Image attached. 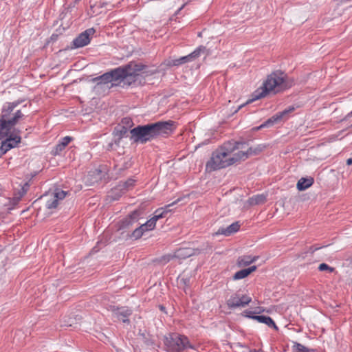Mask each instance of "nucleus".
<instances>
[{
    "mask_svg": "<svg viewBox=\"0 0 352 352\" xmlns=\"http://www.w3.org/2000/svg\"><path fill=\"white\" fill-rule=\"evenodd\" d=\"M261 149H253L243 142L230 141L215 150L210 159L206 163V170L214 171L228 167L241 160H245L248 156L257 154Z\"/></svg>",
    "mask_w": 352,
    "mask_h": 352,
    "instance_id": "f257e3e1",
    "label": "nucleus"
},
{
    "mask_svg": "<svg viewBox=\"0 0 352 352\" xmlns=\"http://www.w3.org/2000/svg\"><path fill=\"white\" fill-rule=\"evenodd\" d=\"M176 128L173 120L159 121L145 125H138L130 130V139L135 143L145 144L158 136L168 135Z\"/></svg>",
    "mask_w": 352,
    "mask_h": 352,
    "instance_id": "f03ea898",
    "label": "nucleus"
},
{
    "mask_svg": "<svg viewBox=\"0 0 352 352\" xmlns=\"http://www.w3.org/2000/svg\"><path fill=\"white\" fill-rule=\"evenodd\" d=\"M293 81L288 78L287 75L280 71H276L267 76L263 82L261 91H256V98L265 97L267 94H275L290 88Z\"/></svg>",
    "mask_w": 352,
    "mask_h": 352,
    "instance_id": "7ed1b4c3",
    "label": "nucleus"
},
{
    "mask_svg": "<svg viewBox=\"0 0 352 352\" xmlns=\"http://www.w3.org/2000/svg\"><path fill=\"white\" fill-rule=\"evenodd\" d=\"M144 67V65L134 63H130L124 67H117V69L122 71L121 76L118 77V83L123 82L124 84L128 85L135 84L141 76L140 73Z\"/></svg>",
    "mask_w": 352,
    "mask_h": 352,
    "instance_id": "20e7f679",
    "label": "nucleus"
},
{
    "mask_svg": "<svg viewBox=\"0 0 352 352\" xmlns=\"http://www.w3.org/2000/svg\"><path fill=\"white\" fill-rule=\"evenodd\" d=\"M122 71L117 69V68L112 69L104 74L94 78L92 81L96 83L94 90L99 91L102 90L105 91L110 89L112 87L118 84V77H120Z\"/></svg>",
    "mask_w": 352,
    "mask_h": 352,
    "instance_id": "39448f33",
    "label": "nucleus"
},
{
    "mask_svg": "<svg viewBox=\"0 0 352 352\" xmlns=\"http://www.w3.org/2000/svg\"><path fill=\"white\" fill-rule=\"evenodd\" d=\"M165 344L169 352H180L187 349H194L188 337L178 333H173L166 338Z\"/></svg>",
    "mask_w": 352,
    "mask_h": 352,
    "instance_id": "423d86ee",
    "label": "nucleus"
},
{
    "mask_svg": "<svg viewBox=\"0 0 352 352\" xmlns=\"http://www.w3.org/2000/svg\"><path fill=\"white\" fill-rule=\"evenodd\" d=\"M252 301V298L239 292L234 293L227 300L226 304L230 309L245 307Z\"/></svg>",
    "mask_w": 352,
    "mask_h": 352,
    "instance_id": "0eeeda50",
    "label": "nucleus"
},
{
    "mask_svg": "<svg viewBox=\"0 0 352 352\" xmlns=\"http://www.w3.org/2000/svg\"><path fill=\"white\" fill-rule=\"evenodd\" d=\"M108 310L111 312L113 318L122 321L124 323L129 324V316L132 314V310L127 307H116L110 305Z\"/></svg>",
    "mask_w": 352,
    "mask_h": 352,
    "instance_id": "6e6552de",
    "label": "nucleus"
},
{
    "mask_svg": "<svg viewBox=\"0 0 352 352\" xmlns=\"http://www.w3.org/2000/svg\"><path fill=\"white\" fill-rule=\"evenodd\" d=\"M95 32L94 28H91L80 33L72 42L74 47L80 48L87 45Z\"/></svg>",
    "mask_w": 352,
    "mask_h": 352,
    "instance_id": "1a4fd4ad",
    "label": "nucleus"
},
{
    "mask_svg": "<svg viewBox=\"0 0 352 352\" xmlns=\"http://www.w3.org/2000/svg\"><path fill=\"white\" fill-rule=\"evenodd\" d=\"M206 50V47L201 45L196 48L192 53L189 54L188 55L173 60L172 65L178 66L186 63L191 62L196 58L199 57L201 53H204Z\"/></svg>",
    "mask_w": 352,
    "mask_h": 352,
    "instance_id": "9d476101",
    "label": "nucleus"
},
{
    "mask_svg": "<svg viewBox=\"0 0 352 352\" xmlns=\"http://www.w3.org/2000/svg\"><path fill=\"white\" fill-rule=\"evenodd\" d=\"M20 142L21 137L17 135L5 138V140L1 142L0 157L11 148L16 147Z\"/></svg>",
    "mask_w": 352,
    "mask_h": 352,
    "instance_id": "9b49d317",
    "label": "nucleus"
},
{
    "mask_svg": "<svg viewBox=\"0 0 352 352\" xmlns=\"http://www.w3.org/2000/svg\"><path fill=\"white\" fill-rule=\"evenodd\" d=\"M195 254L194 249L190 248H181L177 250L173 255H166L163 256L162 259L165 262L170 261L172 258L185 259Z\"/></svg>",
    "mask_w": 352,
    "mask_h": 352,
    "instance_id": "f8f14e48",
    "label": "nucleus"
},
{
    "mask_svg": "<svg viewBox=\"0 0 352 352\" xmlns=\"http://www.w3.org/2000/svg\"><path fill=\"white\" fill-rule=\"evenodd\" d=\"M295 109V107L293 106H290L288 108L285 109L283 111L278 112L272 118L265 121L263 124H262L258 129H261L263 127H267L272 126L273 124L280 121V120L286 118L287 115L292 112H293Z\"/></svg>",
    "mask_w": 352,
    "mask_h": 352,
    "instance_id": "ddd939ff",
    "label": "nucleus"
},
{
    "mask_svg": "<svg viewBox=\"0 0 352 352\" xmlns=\"http://www.w3.org/2000/svg\"><path fill=\"white\" fill-rule=\"evenodd\" d=\"M66 195L67 192L62 190H56L46 201V208L47 209L56 208L58 205V201L63 200L66 197Z\"/></svg>",
    "mask_w": 352,
    "mask_h": 352,
    "instance_id": "4468645a",
    "label": "nucleus"
},
{
    "mask_svg": "<svg viewBox=\"0 0 352 352\" xmlns=\"http://www.w3.org/2000/svg\"><path fill=\"white\" fill-rule=\"evenodd\" d=\"M23 100H17L13 102H7L3 104L1 109V118L6 120L10 116L14 109L22 103Z\"/></svg>",
    "mask_w": 352,
    "mask_h": 352,
    "instance_id": "2eb2a0df",
    "label": "nucleus"
},
{
    "mask_svg": "<svg viewBox=\"0 0 352 352\" xmlns=\"http://www.w3.org/2000/svg\"><path fill=\"white\" fill-rule=\"evenodd\" d=\"M140 212L133 211L120 222V229L128 228L138 221Z\"/></svg>",
    "mask_w": 352,
    "mask_h": 352,
    "instance_id": "dca6fc26",
    "label": "nucleus"
},
{
    "mask_svg": "<svg viewBox=\"0 0 352 352\" xmlns=\"http://www.w3.org/2000/svg\"><path fill=\"white\" fill-rule=\"evenodd\" d=\"M240 228V224L238 221L234 222L226 228L221 227L215 232L214 235L230 236L236 232Z\"/></svg>",
    "mask_w": 352,
    "mask_h": 352,
    "instance_id": "f3484780",
    "label": "nucleus"
},
{
    "mask_svg": "<svg viewBox=\"0 0 352 352\" xmlns=\"http://www.w3.org/2000/svg\"><path fill=\"white\" fill-rule=\"evenodd\" d=\"M6 120L0 118V140L13 135V129Z\"/></svg>",
    "mask_w": 352,
    "mask_h": 352,
    "instance_id": "a211bd4d",
    "label": "nucleus"
},
{
    "mask_svg": "<svg viewBox=\"0 0 352 352\" xmlns=\"http://www.w3.org/2000/svg\"><path fill=\"white\" fill-rule=\"evenodd\" d=\"M250 318L255 320L261 323L267 324L269 327L277 329V327L271 317L267 316H250Z\"/></svg>",
    "mask_w": 352,
    "mask_h": 352,
    "instance_id": "6ab92c4d",
    "label": "nucleus"
},
{
    "mask_svg": "<svg viewBox=\"0 0 352 352\" xmlns=\"http://www.w3.org/2000/svg\"><path fill=\"white\" fill-rule=\"evenodd\" d=\"M256 269V267L255 265L251 266L248 268L241 270L238 272H236L234 275L233 276L234 280H240L245 278L248 276L250 274L255 271Z\"/></svg>",
    "mask_w": 352,
    "mask_h": 352,
    "instance_id": "aec40b11",
    "label": "nucleus"
},
{
    "mask_svg": "<svg viewBox=\"0 0 352 352\" xmlns=\"http://www.w3.org/2000/svg\"><path fill=\"white\" fill-rule=\"evenodd\" d=\"M29 188V184L25 183L20 189L16 190L14 192L13 200L15 203L19 202L21 199L25 195Z\"/></svg>",
    "mask_w": 352,
    "mask_h": 352,
    "instance_id": "412c9836",
    "label": "nucleus"
},
{
    "mask_svg": "<svg viewBox=\"0 0 352 352\" xmlns=\"http://www.w3.org/2000/svg\"><path fill=\"white\" fill-rule=\"evenodd\" d=\"M24 117V114L21 112V110H17L15 111L12 116H10L6 119L8 124H10L13 129L14 126L19 122L21 119Z\"/></svg>",
    "mask_w": 352,
    "mask_h": 352,
    "instance_id": "4be33fe9",
    "label": "nucleus"
},
{
    "mask_svg": "<svg viewBox=\"0 0 352 352\" xmlns=\"http://www.w3.org/2000/svg\"><path fill=\"white\" fill-rule=\"evenodd\" d=\"M314 183V179L310 178H300L297 183V188L298 190H305L310 187Z\"/></svg>",
    "mask_w": 352,
    "mask_h": 352,
    "instance_id": "5701e85b",
    "label": "nucleus"
},
{
    "mask_svg": "<svg viewBox=\"0 0 352 352\" xmlns=\"http://www.w3.org/2000/svg\"><path fill=\"white\" fill-rule=\"evenodd\" d=\"M266 201V196L263 194L256 195L248 199V203L251 206L264 204Z\"/></svg>",
    "mask_w": 352,
    "mask_h": 352,
    "instance_id": "b1692460",
    "label": "nucleus"
},
{
    "mask_svg": "<svg viewBox=\"0 0 352 352\" xmlns=\"http://www.w3.org/2000/svg\"><path fill=\"white\" fill-rule=\"evenodd\" d=\"M257 257L245 255L238 258L237 263L239 266H247L256 261Z\"/></svg>",
    "mask_w": 352,
    "mask_h": 352,
    "instance_id": "393cba45",
    "label": "nucleus"
},
{
    "mask_svg": "<svg viewBox=\"0 0 352 352\" xmlns=\"http://www.w3.org/2000/svg\"><path fill=\"white\" fill-rule=\"evenodd\" d=\"M177 201H175L172 203L171 204L168 205L166 208H160L157 210L155 213L154 216L152 217L155 221H157L158 219L165 217L166 214L168 212V210H167V208L170 207L172 205H174Z\"/></svg>",
    "mask_w": 352,
    "mask_h": 352,
    "instance_id": "a878e982",
    "label": "nucleus"
},
{
    "mask_svg": "<svg viewBox=\"0 0 352 352\" xmlns=\"http://www.w3.org/2000/svg\"><path fill=\"white\" fill-rule=\"evenodd\" d=\"M292 349L294 352H309V349L298 342H294Z\"/></svg>",
    "mask_w": 352,
    "mask_h": 352,
    "instance_id": "bb28decb",
    "label": "nucleus"
},
{
    "mask_svg": "<svg viewBox=\"0 0 352 352\" xmlns=\"http://www.w3.org/2000/svg\"><path fill=\"white\" fill-rule=\"evenodd\" d=\"M120 124L124 126L125 128L130 129L133 126V122L131 118L125 117L122 119Z\"/></svg>",
    "mask_w": 352,
    "mask_h": 352,
    "instance_id": "cd10ccee",
    "label": "nucleus"
},
{
    "mask_svg": "<svg viewBox=\"0 0 352 352\" xmlns=\"http://www.w3.org/2000/svg\"><path fill=\"white\" fill-rule=\"evenodd\" d=\"M318 270L319 271H327L329 273H332L335 271V268L328 265L327 264L322 263H320L318 266Z\"/></svg>",
    "mask_w": 352,
    "mask_h": 352,
    "instance_id": "c85d7f7f",
    "label": "nucleus"
},
{
    "mask_svg": "<svg viewBox=\"0 0 352 352\" xmlns=\"http://www.w3.org/2000/svg\"><path fill=\"white\" fill-rule=\"evenodd\" d=\"M129 130L120 124L116 128V133L120 138L123 137Z\"/></svg>",
    "mask_w": 352,
    "mask_h": 352,
    "instance_id": "c756f323",
    "label": "nucleus"
},
{
    "mask_svg": "<svg viewBox=\"0 0 352 352\" xmlns=\"http://www.w3.org/2000/svg\"><path fill=\"white\" fill-rule=\"evenodd\" d=\"M143 231L138 227L131 233V237L134 239H138L143 235Z\"/></svg>",
    "mask_w": 352,
    "mask_h": 352,
    "instance_id": "7c9ffc66",
    "label": "nucleus"
},
{
    "mask_svg": "<svg viewBox=\"0 0 352 352\" xmlns=\"http://www.w3.org/2000/svg\"><path fill=\"white\" fill-rule=\"evenodd\" d=\"M156 224V221L153 219H150L146 223H144V226L148 228V230H152L155 228Z\"/></svg>",
    "mask_w": 352,
    "mask_h": 352,
    "instance_id": "2f4dec72",
    "label": "nucleus"
},
{
    "mask_svg": "<svg viewBox=\"0 0 352 352\" xmlns=\"http://www.w3.org/2000/svg\"><path fill=\"white\" fill-rule=\"evenodd\" d=\"M65 148L64 146H63L60 143H58L54 147V148L53 150V154L55 155H59L60 153V152L62 151H63Z\"/></svg>",
    "mask_w": 352,
    "mask_h": 352,
    "instance_id": "473e14b6",
    "label": "nucleus"
},
{
    "mask_svg": "<svg viewBox=\"0 0 352 352\" xmlns=\"http://www.w3.org/2000/svg\"><path fill=\"white\" fill-rule=\"evenodd\" d=\"M135 182V181L133 179H129L127 181H126L124 183L123 186H124V189L129 190V188L133 187L134 186Z\"/></svg>",
    "mask_w": 352,
    "mask_h": 352,
    "instance_id": "72a5a7b5",
    "label": "nucleus"
},
{
    "mask_svg": "<svg viewBox=\"0 0 352 352\" xmlns=\"http://www.w3.org/2000/svg\"><path fill=\"white\" fill-rule=\"evenodd\" d=\"M72 138L69 136H65L63 138L60 142L63 146H65V148L69 144V142L72 141Z\"/></svg>",
    "mask_w": 352,
    "mask_h": 352,
    "instance_id": "f704fd0d",
    "label": "nucleus"
},
{
    "mask_svg": "<svg viewBox=\"0 0 352 352\" xmlns=\"http://www.w3.org/2000/svg\"><path fill=\"white\" fill-rule=\"evenodd\" d=\"M139 228L141 229V230L143 231V233H144L146 231H148V228L146 227V226H144V223L140 225Z\"/></svg>",
    "mask_w": 352,
    "mask_h": 352,
    "instance_id": "c9c22d12",
    "label": "nucleus"
},
{
    "mask_svg": "<svg viewBox=\"0 0 352 352\" xmlns=\"http://www.w3.org/2000/svg\"><path fill=\"white\" fill-rule=\"evenodd\" d=\"M250 101H248L246 103L242 104L238 107V108L234 111V113L239 111L242 107H243L246 104L249 103Z\"/></svg>",
    "mask_w": 352,
    "mask_h": 352,
    "instance_id": "e433bc0d",
    "label": "nucleus"
},
{
    "mask_svg": "<svg viewBox=\"0 0 352 352\" xmlns=\"http://www.w3.org/2000/svg\"><path fill=\"white\" fill-rule=\"evenodd\" d=\"M246 314V317L249 318H250V316H254V315H252L253 312L252 311H246L245 312Z\"/></svg>",
    "mask_w": 352,
    "mask_h": 352,
    "instance_id": "4c0bfd02",
    "label": "nucleus"
},
{
    "mask_svg": "<svg viewBox=\"0 0 352 352\" xmlns=\"http://www.w3.org/2000/svg\"><path fill=\"white\" fill-rule=\"evenodd\" d=\"M61 326H63V327H72V323H66V322H64V323L61 324Z\"/></svg>",
    "mask_w": 352,
    "mask_h": 352,
    "instance_id": "58836bf2",
    "label": "nucleus"
},
{
    "mask_svg": "<svg viewBox=\"0 0 352 352\" xmlns=\"http://www.w3.org/2000/svg\"><path fill=\"white\" fill-rule=\"evenodd\" d=\"M351 116H352V111L346 116V117L344 118V120H346Z\"/></svg>",
    "mask_w": 352,
    "mask_h": 352,
    "instance_id": "ea45409f",
    "label": "nucleus"
},
{
    "mask_svg": "<svg viewBox=\"0 0 352 352\" xmlns=\"http://www.w3.org/2000/svg\"><path fill=\"white\" fill-rule=\"evenodd\" d=\"M346 164L349 165V166L352 164V158H349L346 160Z\"/></svg>",
    "mask_w": 352,
    "mask_h": 352,
    "instance_id": "a19ab883",
    "label": "nucleus"
},
{
    "mask_svg": "<svg viewBox=\"0 0 352 352\" xmlns=\"http://www.w3.org/2000/svg\"><path fill=\"white\" fill-rule=\"evenodd\" d=\"M96 172L98 173V174H100L101 173L100 170H96Z\"/></svg>",
    "mask_w": 352,
    "mask_h": 352,
    "instance_id": "79ce46f5",
    "label": "nucleus"
},
{
    "mask_svg": "<svg viewBox=\"0 0 352 352\" xmlns=\"http://www.w3.org/2000/svg\"><path fill=\"white\" fill-rule=\"evenodd\" d=\"M160 309H161V310H164V307L163 306H160Z\"/></svg>",
    "mask_w": 352,
    "mask_h": 352,
    "instance_id": "37998d69",
    "label": "nucleus"
},
{
    "mask_svg": "<svg viewBox=\"0 0 352 352\" xmlns=\"http://www.w3.org/2000/svg\"><path fill=\"white\" fill-rule=\"evenodd\" d=\"M320 248H314V250H319Z\"/></svg>",
    "mask_w": 352,
    "mask_h": 352,
    "instance_id": "c03bdc74",
    "label": "nucleus"
}]
</instances>
